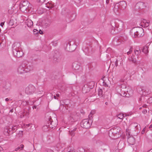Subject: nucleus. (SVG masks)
<instances>
[{
	"mask_svg": "<svg viewBox=\"0 0 152 152\" xmlns=\"http://www.w3.org/2000/svg\"><path fill=\"white\" fill-rule=\"evenodd\" d=\"M143 29L141 27H134L131 30L130 34L132 37H140L144 35Z\"/></svg>",
	"mask_w": 152,
	"mask_h": 152,
	"instance_id": "f257e3e1",
	"label": "nucleus"
},
{
	"mask_svg": "<svg viewBox=\"0 0 152 152\" xmlns=\"http://www.w3.org/2000/svg\"><path fill=\"white\" fill-rule=\"evenodd\" d=\"M20 46V43L17 42L15 43L13 45V53L14 56L16 57L20 58L23 55L22 51L19 50V47Z\"/></svg>",
	"mask_w": 152,
	"mask_h": 152,
	"instance_id": "f03ea898",
	"label": "nucleus"
},
{
	"mask_svg": "<svg viewBox=\"0 0 152 152\" xmlns=\"http://www.w3.org/2000/svg\"><path fill=\"white\" fill-rule=\"evenodd\" d=\"M61 13L62 14L66 15L69 17L72 18V19H74L76 16L75 13L74 11H71L67 8L63 9Z\"/></svg>",
	"mask_w": 152,
	"mask_h": 152,
	"instance_id": "7ed1b4c3",
	"label": "nucleus"
},
{
	"mask_svg": "<svg viewBox=\"0 0 152 152\" xmlns=\"http://www.w3.org/2000/svg\"><path fill=\"white\" fill-rule=\"evenodd\" d=\"M82 49L86 55H91L94 52L92 47L89 45H86L83 46Z\"/></svg>",
	"mask_w": 152,
	"mask_h": 152,
	"instance_id": "20e7f679",
	"label": "nucleus"
},
{
	"mask_svg": "<svg viewBox=\"0 0 152 152\" xmlns=\"http://www.w3.org/2000/svg\"><path fill=\"white\" fill-rule=\"evenodd\" d=\"M92 121L91 120L85 119L83 120L80 123L81 126L86 129H88L90 127Z\"/></svg>",
	"mask_w": 152,
	"mask_h": 152,
	"instance_id": "39448f33",
	"label": "nucleus"
},
{
	"mask_svg": "<svg viewBox=\"0 0 152 152\" xmlns=\"http://www.w3.org/2000/svg\"><path fill=\"white\" fill-rule=\"evenodd\" d=\"M47 123L49 125V127L50 128L53 129L57 125V119H55L54 121H53L50 116H49L47 119Z\"/></svg>",
	"mask_w": 152,
	"mask_h": 152,
	"instance_id": "423d86ee",
	"label": "nucleus"
},
{
	"mask_svg": "<svg viewBox=\"0 0 152 152\" xmlns=\"http://www.w3.org/2000/svg\"><path fill=\"white\" fill-rule=\"evenodd\" d=\"M35 90V87L32 85H30L25 89V92L27 94L33 93Z\"/></svg>",
	"mask_w": 152,
	"mask_h": 152,
	"instance_id": "0eeeda50",
	"label": "nucleus"
},
{
	"mask_svg": "<svg viewBox=\"0 0 152 152\" xmlns=\"http://www.w3.org/2000/svg\"><path fill=\"white\" fill-rule=\"evenodd\" d=\"M79 114L76 112H72L70 115V120L71 122L76 121L79 117Z\"/></svg>",
	"mask_w": 152,
	"mask_h": 152,
	"instance_id": "6e6552de",
	"label": "nucleus"
},
{
	"mask_svg": "<svg viewBox=\"0 0 152 152\" xmlns=\"http://www.w3.org/2000/svg\"><path fill=\"white\" fill-rule=\"evenodd\" d=\"M120 131L118 127L114 128L111 129L109 131V134L110 137H112V136H115Z\"/></svg>",
	"mask_w": 152,
	"mask_h": 152,
	"instance_id": "1a4fd4ad",
	"label": "nucleus"
},
{
	"mask_svg": "<svg viewBox=\"0 0 152 152\" xmlns=\"http://www.w3.org/2000/svg\"><path fill=\"white\" fill-rule=\"evenodd\" d=\"M75 46L71 45L69 43L66 44V46L65 47V50L67 51L72 52L75 50Z\"/></svg>",
	"mask_w": 152,
	"mask_h": 152,
	"instance_id": "9d476101",
	"label": "nucleus"
},
{
	"mask_svg": "<svg viewBox=\"0 0 152 152\" xmlns=\"http://www.w3.org/2000/svg\"><path fill=\"white\" fill-rule=\"evenodd\" d=\"M146 7L145 3L142 2H137L135 5V9L136 10H139L145 8Z\"/></svg>",
	"mask_w": 152,
	"mask_h": 152,
	"instance_id": "9b49d317",
	"label": "nucleus"
},
{
	"mask_svg": "<svg viewBox=\"0 0 152 152\" xmlns=\"http://www.w3.org/2000/svg\"><path fill=\"white\" fill-rule=\"evenodd\" d=\"M113 11L115 13L118 15L121 9L118 3H116L113 9Z\"/></svg>",
	"mask_w": 152,
	"mask_h": 152,
	"instance_id": "f8f14e48",
	"label": "nucleus"
},
{
	"mask_svg": "<svg viewBox=\"0 0 152 152\" xmlns=\"http://www.w3.org/2000/svg\"><path fill=\"white\" fill-rule=\"evenodd\" d=\"M138 59V56H137L132 55L131 56L129 57L128 58L129 60L130 61H132V63L136 64Z\"/></svg>",
	"mask_w": 152,
	"mask_h": 152,
	"instance_id": "ddd939ff",
	"label": "nucleus"
},
{
	"mask_svg": "<svg viewBox=\"0 0 152 152\" xmlns=\"http://www.w3.org/2000/svg\"><path fill=\"white\" fill-rule=\"evenodd\" d=\"M118 5L121 10L124 9L126 7V3L125 1H123L118 3Z\"/></svg>",
	"mask_w": 152,
	"mask_h": 152,
	"instance_id": "4468645a",
	"label": "nucleus"
},
{
	"mask_svg": "<svg viewBox=\"0 0 152 152\" xmlns=\"http://www.w3.org/2000/svg\"><path fill=\"white\" fill-rule=\"evenodd\" d=\"M25 66V64H22L20 66L18 69V72L20 74L24 73H26L25 71L24 67Z\"/></svg>",
	"mask_w": 152,
	"mask_h": 152,
	"instance_id": "2eb2a0df",
	"label": "nucleus"
},
{
	"mask_svg": "<svg viewBox=\"0 0 152 152\" xmlns=\"http://www.w3.org/2000/svg\"><path fill=\"white\" fill-rule=\"evenodd\" d=\"M24 68L26 72H28L32 69V66L29 64H25Z\"/></svg>",
	"mask_w": 152,
	"mask_h": 152,
	"instance_id": "dca6fc26",
	"label": "nucleus"
},
{
	"mask_svg": "<svg viewBox=\"0 0 152 152\" xmlns=\"http://www.w3.org/2000/svg\"><path fill=\"white\" fill-rule=\"evenodd\" d=\"M127 141L130 144L133 145L135 143V140L132 136L128 137L127 139Z\"/></svg>",
	"mask_w": 152,
	"mask_h": 152,
	"instance_id": "f3484780",
	"label": "nucleus"
},
{
	"mask_svg": "<svg viewBox=\"0 0 152 152\" xmlns=\"http://www.w3.org/2000/svg\"><path fill=\"white\" fill-rule=\"evenodd\" d=\"M127 39V37L126 36H121L120 37L119 39H117V38H115L114 40V42H115V41L117 42V40L119 42H121V41H124L126 40Z\"/></svg>",
	"mask_w": 152,
	"mask_h": 152,
	"instance_id": "a211bd4d",
	"label": "nucleus"
},
{
	"mask_svg": "<svg viewBox=\"0 0 152 152\" xmlns=\"http://www.w3.org/2000/svg\"><path fill=\"white\" fill-rule=\"evenodd\" d=\"M111 25L112 26V28H116L117 29H118L119 28V25L118 23H116L115 20H112L111 21Z\"/></svg>",
	"mask_w": 152,
	"mask_h": 152,
	"instance_id": "6ab92c4d",
	"label": "nucleus"
},
{
	"mask_svg": "<svg viewBox=\"0 0 152 152\" xmlns=\"http://www.w3.org/2000/svg\"><path fill=\"white\" fill-rule=\"evenodd\" d=\"M121 29V28H119L118 29H117L116 28H112L110 31V32L112 34H115L117 33L118 31H120Z\"/></svg>",
	"mask_w": 152,
	"mask_h": 152,
	"instance_id": "aec40b11",
	"label": "nucleus"
},
{
	"mask_svg": "<svg viewBox=\"0 0 152 152\" xmlns=\"http://www.w3.org/2000/svg\"><path fill=\"white\" fill-rule=\"evenodd\" d=\"M49 125L47 123L42 128V130L45 132H47L50 130V127H49Z\"/></svg>",
	"mask_w": 152,
	"mask_h": 152,
	"instance_id": "412c9836",
	"label": "nucleus"
},
{
	"mask_svg": "<svg viewBox=\"0 0 152 152\" xmlns=\"http://www.w3.org/2000/svg\"><path fill=\"white\" fill-rule=\"evenodd\" d=\"M29 3L27 1H21L20 4V5H22L23 6L28 7L29 5Z\"/></svg>",
	"mask_w": 152,
	"mask_h": 152,
	"instance_id": "4be33fe9",
	"label": "nucleus"
},
{
	"mask_svg": "<svg viewBox=\"0 0 152 152\" xmlns=\"http://www.w3.org/2000/svg\"><path fill=\"white\" fill-rule=\"evenodd\" d=\"M45 4L46 5V6L48 8L51 9L53 7V3L52 1L48 2Z\"/></svg>",
	"mask_w": 152,
	"mask_h": 152,
	"instance_id": "5701e85b",
	"label": "nucleus"
},
{
	"mask_svg": "<svg viewBox=\"0 0 152 152\" xmlns=\"http://www.w3.org/2000/svg\"><path fill=\"white\" fill-rule=\"evenodd\" d=\"M73 68L75 70H78L80 67V65L78 64L75 62L73 64Z\"/></svg>",
	"mask_w": 152,
	"mask_h": 152,
	"instance_id": "b1692460",
	"label": "nucleus"
},
{
	"mask_svg": "<svg viewBox=\"0 0 152 152\" xmlns=\"http://www.w3.org/2000/svg\"><path fill=\"white\" fill-rule=\"evenodd\" d=\"M26 23L28 27H31L33 25L32 21L30 19L27 20Z\"/></svg>",
	"mask_w": 152,
	"mask_h": 152,
	"instance_id": "393cba45",
	"label": "nucleus"
},
{
	"mask_svg": "<svg viewBox=\"0 0 152 152\" xmlns=\"http://www.w3.org/2000/svg\"><path fill=\"white\" fill-rule=\"evenodd\" d=\"M9 130V127H7L4 129V134L6 136H8L10 134Z\"/></svg>",
	"mask_w": 152,
	"mask_h": 152,
	"instance_id": "a878e982",
	"label": "nucleus"
},
{
	"mask_svg": "<svg viewBox=\"0 0 152 152\" xmlns=\"http://www.w3.org/2000/svg\"><path fill=\"white\" fill-rule=\"evenodd\" d=\"M148 46H145L141 49L142 51L145 54L147 53L148 52Z\"/></svg>",
	"mask_w": 152,
	"mask_h": 152,
	"instance_id": "bb28decb",
	"label": "nucleus"
},
{
	"mask_svg": "<svg viewBox=\"0 0 152 152\" xmlns=\"http://www.w3.org/2000/svg\"><path fill=\"white\" fill-rule=\"evenodd\" d=\"M10 126L11 127V128H10V129H11L12 131V132L11 133V134H12L16 130L17 127L16 126Z\"/></svg>",
	"mask_w": 152,
	"mask_h": 152,
	"instance_id": "cd10ccee",
	"label": "nucleus"
},
{
	"mask_svg": "<svg viewBox=\"0 0 152 152\" xmlns=\"http://www.w3.org/2000/svg\"><path fill=\"white\" fill-rule=\"evenodd\" d=\"M20 8L21 11L24 12L25 10H26L28 7L20 5Z\"/></svg>",
	"mask_w": 152,
	"mask_h": 152,
	"instance_id": "c85d7f7f",
	"label": "nucleus"
},
{
	"mask_svg": "<svg viewBox=\"0 0 152 152\" xmlns=\"http://www.w3.org/2000/svg\"><path fill=\"white\" fill-rule=\"evenodd\" d=\"M68 152H75V150L72 147H69L67 149Z\"/></svg>",
	"mask_w": 152,
	"mask_h": 152,
	"instance_id": "c756f323",
	"label": "nucleus"
},
{
	"mask_svg": "<svg viewBox=\"0 0 152 152\" xmlns=\"http://www.w3.org/2000/svg\"><path fill=\"white\" fill-rule=\"evenodd\" d=\"M49 25L50 24L48 21L45 22L43 24V26L45 28H46L49 26Z\"/></svg>",
	"mask_w": 152,
	"mask_h": 152,
	"instance_id": "7c9ffc66",
	"label": "nucleus"
},
{
	"mask_svg": "<svg viewBox=\"0 0 152 152\" xmlns=\"http://www.w3.org/2000/svg\"><path fill=\"white\" fill-rule=\"evenodd\" d=\"M103 91L102 89H99L98 91V94L100 96H102Z\"/></svg>",
	"mask_w": 152,
	"mask_h": 152,
	"instance_id": "2f4dec72",
	"label": "nucleus"
},
{
	"mask_svg": "<svg viewBox=\"0 0 152 152\" xmlns=\"http://www.w3.org/2000/svg\"><path fill=\"white\" fill-rule=\"evenodd\" d=\"M110 0H106V3L107 4L106 7L105 8V9L107 10H108L110 8V5L109 4H108Z\"/></svg>",
	"mask_w": 152,
	"mask_h": 152,
	"instance_id": "473e14b6",
	"label": "nucleus"
},
{
	"mask_svg": "<svg viewBox=\"0 0 152 152\" xmlns=\"http://www.w3.org/2000/svg\"><path fill=\"white\" fill-rule=\"evenodd\" d=\"M125 117L124 114L122 113H120L118 115V118L121 119H122L124 117Z\"/></svg>",
	"mask_w": 152,
	"mask_h": 152,
	"instance_id": "72a5a7b5",
	"label": "nucleus"
},
{
	"mask_svg": "<svg viewBox=\"0 0 152 152\" xmlns=\"http://www.w3.org/2000/svg\"><path fill=\"white\" fill-rule=\"evenodd\" d=\"M141 52L140 50L139 49L138 50H134V53L137 56Z\"/></svg>",
	"mask_w": 152,
	"mask_h": 152,
	"instance_id": "f704fd0d",
	"label": "nucleus"
},
{
	"mask_svg": "<svg viewBox=\"0 0 152 152\" xmlns=\"http://www.w3.org/2000/svg\"><path fill=\"white\" fill-rule=\"evenodd\" d=\"M54 60L55 61H59V59L58 57H56V56H54Z\"/></svg>",
	"mask_w": 152,
	"mask_h": 152,
	"instance_id": "c9c22d12",
	"label": "nucleus"
},
{
	"mask_svg": "<svg viewBox=\"0 0 152 152\" xmlns=\"http://www.w3.org/2000/svg\"><path fill=\"white\" fill-rule=\"evenodd\" d=\"M69 132L70 135L72 136H74L75 135V133L74 132H73V131H69Z\"/></svg>",
	"mask_w": 152,
	"mask_h": 152,
	"instance_id": "e433bc0d",
	"label": "nucleus"
},
{
	"mask_svg": "<svg viewBox=\"0 0 152 152\" xmlns=\"http://www.w3.org/2000/svg\"><path fill=\"white\" fill-rule=\"evenodd\" d=\"M150 23L149 21H148V22L145 23L144 24H143V25L145 27H147L149 26Z\"/></svg>",
	"mask_w": 152,
	"mask_h": 152,
	"instance_id": "4c0bfd02",
	"label": "nucleus"
},
{
	"mask_svg": "<svg viewBox=\"0 0 152 152\" xmlns=\"http://www.w3.org/2000/svg\"><path fill=\"white\" fill-rule=\"evenodd\" d=\"M132 125L136 129H137V128L138 126V124L136 123H134L132 124Z\"/></svg>",
	"mask_w": 152,
	"mask_h": 152,
	"instance_id": "58836bf2",
	"label": "nucleus"
},
{
	"mask_svg": "<svg viewBox=\"0 0 152 152\" xmlns=\"http://www.w3.org/2000/svg\"><path fill=\"white\" fill-rule=\"evenodd\" d=\"M46 151L47 152H54L53 151L50 149H47L46 150Z\"/></svg>",
	"mask_w": 152,
	"mask_h": 152,
	"instance_id": "ea45409f",
	"label": "nucleus"
},
{
	"mask_svg": "<svg viewBox=\"0 0 152 152\" xmlns=\"http://www.w3.org/2000/svg\"><path fill=\"white\" fill-rule=\"evenodd\" d=\"M38 1L41 3H43L46 1V0H37Z\"/></svg>",
	"mask_w": 152,
	"mask_h": 152,
	"instance_id": "a19ab883",
	"label": "nucleus"
},
{
	"mask_svg": "<svg viewBox=\"0 0 152 152\" xmlns=\"http://www.w3.org/2000/svg\"><path fill=\"white\" fill-rule=\"evenodd\" d=\"M61 107H63V108H64V109H66V107H64V106L63 104H61L60 105V107H59V109L60 110H61Z\"/></svg>",
	"mask_w": 152,
	"mask_h": 152,
	"instance_id": "79ce46f5",
	"label": "nucleus"
},
{
	"mask_svg": "<svg viewBox=\"0 0 152 152\" xmlns=\"http://www.w3.org/2000/svg\"><path fill=\"white\" fill-rule=\"evenodd\" d=\"M13 20H11L9 22V24L11 26H12L13 24L12 23Z\"/></svg>",
	"mask_w": 152,
	"mask_h": 152,
	"instance_id": "37998d69",
	"label": "nucleus"
},
{
	"mask_svg": "<svg viewBox=\"0 0 152 152\" xmlns=\"http://www.w3.org/2000/svg\"><path fill=\"white\" fill-rule=\"evenodd\" d=\"M20 148V150H22L23 149L24 147V145L23 144L19 146Z\"/></svg>",
	"mask_w": 152,
	"mask_h": 152,
	"instance_id": "c03bdc74",
	"label": "nucleus"
},
{
	"mask_svg": "<svg viewBox=\"0 0 152 152\" xmlns=\"http://www.w3.org/2000/svg\"><path fill=\"white\" fill-rule=\"evenodd\" d=\"M115 65L116 66H118V61L117 59H116L115 61Z\"/></svg>",
	"mask_w": 152,
	"mask_h": 152,
	"instance_id": "a18cd8bd",
	"label": "nucleus"
},
{
	"mask_svg": "<svg viewBox=\"0 0 152 152\" xmlns=\"http://www.w3.org/2000/svg\"><path fill=\"white\" fill-rule=\"evenodd\" d=\"M142 112L143 114H145L147 113V110L146 109H144L142 111Z\"/></svg>",
	"mask_w": 152,
	"mask_h": 152,
	"instance_id": "49530a36",
	"label": "nucleus"
},
{
	"mask_svg": "<svg viewBox=\"0 0 152 152\" xmlns=\"http://www.w3.org/2000/svg\"><path fill=\"white\" fill-rule=\"evenodd\" d=\"M95 113V112L94 110H92L90 114L89 115L90 116L91 114H94Z\"/></svg>",
	"mask_w": 152,
	"mask_h": 152,
	"instance_id": "de8ad7c7",
	"label": "nucleus"
},
{
	"mask_svg": "<svg viewBox=\"0 0 152 152\" xmlns=\"http://www.w3.org/2000/svg\"><path fill=\"white\" fill-rule=\"evenodd\" d=\"M148 22V21H147V20H143V25L145 23H147Z\"/></svg>",
	"mask_w": 152,
	"mask_h": 152,
	"instance_id": "09e8293b",
	"label": "nucleus"
},
{
	"mask_svg": "<svg viewBox=\"0 0 152 152\" xmlns=\"http://www.w3.org/2000/svg\"><path fill=\"white\" fill-rule=\"evenodd\" d=\"M9 127V132L10 134H11V133L12 132V131L11 129H10V128H11V127Z\"/></svg>",
	"mask_w": 152,
	"mask_h": 152,
	"instance_id": "8fccbe9b",
	"label": "nucleus"
},
{
	"mask_svg": "<svg viewBox=\"0 0 152 152\" xmlns=\"http://www.w3.org/2000/svg\"><path fill=\"white\" fill-rule=\"evenodd\" d=\"M37 31V33H35V34L38 33V30H37V29H34V32H36Z\"/></svg>",
	"mask_w": 152,
	"mask_h": 152,
	"instance_id": "3c124183",
	"label": "nucleus"
},
{
	"mask_svg": "<svg viewBox=\"0 0 152 152\" xmlns=\"http://www.w3.org/2000/svg\"><path fill=\"white\" fill-rule=\"evenodd\" d=\"M4 24V22H1V23L0 25L1 27H3V26Z\"/></svg>",
	"mask_w": 152,
	"mask_h": 152,
	"instance_id": "603ef678",
	"label": "nucleus"
},
{
	"mask_svg": "<svg viewBox=\"0 0 152 152\" xmlns=\"http://www.w3.org/2000/svg\"><path fill=\"white\" fill-rule=\"evenodd\" d=\"M38 32H39L40 34H43L42 31H41L40 30Z\"/></svg>",
	"mask_w": 152,
	"mask_h": 152,
	"instance_id": "864d4df0",
	"label": "nucleus"
},
{
	"mask_svg": "<svg viewBox=\"0 0 152 152\" xmlns=\"http://www.w3.org/2000/svg\"><path fill=\"white\" fill-rule=\"evenodd\" d=\"M147 107V105L146 104H144L142 106V107L144 108H146Z\"/></svg>",
	"mask_w": 152,
	"mask_h": 152,
	"instance_id": "5fc2aeb1",
	"label": "nucleus"
},
{
	"mask_svg": "<svg viewBox=\"0 0 152 152\" xmlns=\"http://www.w3.org/2000/svg\"><path fill=\"white\" fill-rule=\"evenodd\" d=\"M24 115L23 114H22L21 115H20V118H23L24 117Z\"/></svg>",
	"mask_w": 152,
	"mask_h": 152,
	"instance_id": "6e6d98bb",
	"label": "nucleus"
},
{
	"mask_svg": "<svg viewBox=\"0 0 152 152\" xmlns=\"http://www.w3.org/2000/svg\"><path fill=\"white\" fill-rule=\"evenodd\" d=\"M19 149H20V148L19 147H18L15 148V151H17Z\"/></svg>",
	"mask_w": 152,
	"mask_h": 152,
	"instance_id": "4d7b16f0",
	"label": "nucleus"
},
{
	"mask_svg": "<svg viewBox=\"0 0 152 152\" xmlns=\"http://www.w3.org/2000/svg\"><path fill=\"white\" fill-rule=\"evenodd\" d=\"M76 128H74L72 130L71 129V131H73V132H74L75 131L76 129Z\"/></svg>",
	"mask_w": 152,
	"mask_h": 152,
	"instance_id": "13d9d810",
	"label": "nucleus"
},
{
	"mask_svg": "<svg viewBox=\"0 0 152 152\" xmlns=\"http://www.w3.org/2000/svg\"><path fill=\"white\" fill-rule=\"evenodd\" d=\"M149 128L151 129L152 130V124H151L150 125Z\"/></svg>",
	"mask_w": 152,
	"mask_h": 152,
	"instance_id": "bf43d9fd",
	"label": "nucleus"
},
{
	"mask_svg": "<svg viewBox=\"0 0 152 152\" xmlns=\"http://www.w3.org/2000/svg\"><path fill=\"white\" fill-rule=\"evenodd\" d=\"M36 108H37V106L36 105H34L33 107V109H36Z\"/></svg>",
	"mask_w": 152,
	"mask_h": 152,
	"instance_id": "052dcab7",
	"label": "nucleus"
},
{
	"mask_svg": "<svg viewBox=\"0 0 152 152\" xmlns=\"http://www.w3.org/2000/svg\"><path fill=\"white\" fill-rule=\"evenodd\" d=\"M3 150V148L1 147H0V152H1V151Z\"/></svg>",
	"mask_w": 152,
	"mask_h": 152,
	"instance_id": "680f3d73",
	"label": "nucleus"
},
{
	"mask_svg": "<svg viewBox=\"0 0 152 152\" xmlns=\"http://www.w3.org/2000/svg\"><path fill=\"white\" fill-rule=\"evenodd\" d=\"M56 96L58 97L60 96V95H59V94H56Z\"/></svg>",
	"mask_w": 152,
	"mask_h": 152,
	"instance_id": "e2e57ef3",
	"label": "nucleus"
},
{
	"mask_svg": "<svg viewBox=\"0 0 152 152\" xmlns=\"http://www.w3.org/2000/svg\"><path fill=\"white\" fill-rule=\"evenodd\" d=\"M13 109H11V110H10V112H11V113H12L13 112Z\"/></svg>",
	"mask_w": 152,
	"mask_h": 152,
	"instance_id": "0e129e2a",
	"label": "nucleus"
},
{
	"mask_svg": "<svg viewBox=\"0 0 152 152\" xmlns=\"http://www.w3.org/2000/svg\"><path fill=\"white\" fill-rule=\"evenodd\" d=\"M79 149H80V150H82V151H84V150L83 148H80Z\"/></svg>",
	"mask_w": 152,
	"mask_h": 152,
	"instance_id": "69168bd1",
	"label": "nucleus"
},
{
	"mask_svg": "<svg viewBox=\"0 0 152 152\" xmlns=\"http://www.w3.org/2000/svg\"><path fill=\"white\" fill-rule=\"evenodd\" d=\"M5 100L7 102L9 101V99L8 98H7L5 99Z\"/></svg>",
	"mask_w": 152,
	"mask_h": 152,
	"instance_id": "338daca9",
	"label": "nucleus"
},
{
	"mask_svg": "<svg viewBox=\"0 0 152 152\" xmlns=\"http://www.w3.org/2000/svg\"><path fill=\"white\" fill-rule=\"evenodd\" d=\"M148 152H152V149L149 150L148 151Z\"/></svg>",
	"mask_w": 152,
	"mask_h": 152,
	"instance_id": "774afa93",
	"label": "nucleus"
}]
</instances>
